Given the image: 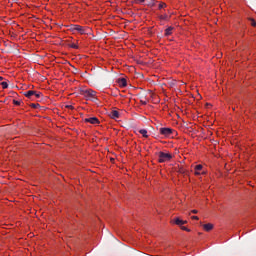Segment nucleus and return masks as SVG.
Segmentation results:
<instances>
[{
	"label": "nucleus",
	"instance_id": "ddd939ff",
	"mask_svg": "<svg viewBox=\"0 0 256 256\" xmlns=\"http://www.w3.org/2000/svg\"><path fill=\"white\" fill-rule=\"evenodd\" d=\"M33 97H35V99H41V97H43V94L41 92L35 91Z\"/></svg>",
	"mask_w": 256,
	"mask_h": 256
},
{
	"label": "nucleus",
	"instance_id": "f3484780",
	"mask_svg": "<svg viewBox=\"0 0 256 256\" xmlns=\"http://www.w3.org/2000/svg\"><path fill=\"white\" fill-rule=\"evenodd\" d=\"M158 7L159 9H165V7H167V4L161 2Z\"/></svg>",
	"mask_w": 256,
	"mask_h": 256
},
{
	"label": "nucleus",
	"instance_id": "6ab92c4d",
	"mask_svg": "<svg viewBox=\"0 0 256 256\" xmlns=\"http://www.w3.org/2000/svg\"><path fill=\"white\" fill-rule=\"evenodd\" d=\"M160 19H161L162 21H165V20L168 19V16H167V15H161V16H160Z\"/></svg>",
	"mask_w": 256,
	"mask_h": 256
},
{
	"label": "nucleus",
	"instance_id": "20e7f679",
	"mask_svg": "<svg viewBox=\"0 0 256 256\" xmlns=\"http://www.w3.org/2000/svg\"><path fill=\"white\" fill-rule=\"evenodd\" d=\"M159 133L161 135H163L164 137H171V135H173V133H175V130H173L171 128H160Z\"/></svg>",
	"mask_w": 256,
	"mask_h": 256
},
{
	"label": "nucleus",
	"instance_id": "cd10ccee",
	"mask_svg": "<svg viewBox=\"0 0 256 256\" xmlns=\"http://www.w3.org/2000/svg\"><path fill=\"white\" fill-rule=\"evenodd\" d=\"M0 81H3V77L0 76Z\"/></svg>",
	"mask_w": 256,
	"mask_h": 256
},
{
	"label": "nucleus",
	"instance_id": "f257e3e1",
	"mask_svg": "<svg viewBox=\"0 0 256 256\" xmlns=\"http://www.w3.org/2000/svg\"><path fill=\"white\" fill-rule=\"evenodd\" d=\"M68 30L72 33H80V35H85L87 33V29H85V27L77 24L69 25Z\"/></svg>",
	"mask_w": 256,
	"mask_h": 256
},
{
	"label": "nucleus",
	"instance_id": "9b49d317",
	"mask_svg": "<svg viewBox=\"0 0 256 256\" xmlns=\"http://www.w3.org/2000/svg\"><path fill=\"white\" fill-rule=\"evenodd\" d=\"M25 97H28V99H33V95H35V91L33 90H29L27 92H25Z\"/></svg>",
	"mask_w": 256,
	"mask_h": 256
},
{
	"label": "nucleus",
	"instance_id": "b1692460",
	"mask_svg": "<svg viewBox=\"0 0 256 256\" xmlns=\"http://www.w3.org/2000/svg\"><path fill=\"white\" fill-rule=\"evenodd\" d=\"M136 3H145V0H135Z\"/></svg>",
	"mask_w": 256,
	"mask_h": 256
},
{
	"label": "nucleus",
	"instance_id": "1a4fd4ad",
	"mask_svg": "<svg viewBox=\"0 0 256 256\" xmlns=\"http://www.w3.org/2000/svg\"><path fill=\"white\" fill-rule=\"evenodd\" d=\"M173 29H175L174 27L170 26L165 30V36L169 37V35L173 34Z\"/></svg>",
	"mask_w": 256,
	"mask_h": 256
},
{
	"label": "nucleus",
	"instance_id": "6e6552de",
	"mask_svg": "<svg viewBox=\"0 0 256 256\" xmlns=\"http://www.w3.org/2000/svg\"><path fill=\"white\" fill-rule=\"evenodd\" d=\"M195 175H201V170L203 169V165H201V164H198V165H196L195 166Z\"/></svg>",
	"mask_w": 256,
	"mask_h": 256
},
{
	"label": "nucleus",
	"instance_id": "393cba45",
	"mask_svg": "<svg viewBox=\"0 0 256 256\" xmlns=\"http://www.w3.org/2000/svg\"><path fill=\"white\" fill-rule=\"evenodd\" d=\"M67 109H74L73 105H67Z\"/></svg>",
	"mask_w": 256,
	"mask_h": 256
},
{
	"label": "nucleus",
	"instance_id": "423d86ee",
	"mask_svg": "<svg viewBox=\"0 0 256 256\" xmlns=\"http://www.w3.org/2000/svg\"><path fill=\"white\" fill-rule=\"evenodd\" d=\"M174 223H175V225H179V226L181 227V225L187 224V221L181 220V219H179V218H175V219H174Z\"/></svg>",
	"mask_w": 256,
	"mask_h": 256
},
{
	"label": "nucleus",
	"instance_id": "2eb2a0df",
	"mask_svg": "<svg viewBox=\"0 0 256 256\" xmlns=\"http://www.w3.org/2000/svg\"><path fill=\"white\" fill-rule=\"evenodd\" d=\"M30 107H32V109H39V107H41V105H39V103H32V104H30Z\"/></svg>",
	"mask_w": 256,
	"mask_h": 256
},
{
	"label": "nucleus",
	"instance_id": "a211bd4d",
	"mask_svg": "<svg viewBox=\"0 0 256 256\" xmlns=\"http://www.w3.org/2000/svg\"><path fill=\"white\" fill-rule=\"evenodd\" d=\"M70 47L72 49H79V46L77 44H75V43L70 44Z\"/></svg>",
	"mask_w": 256,
	"mask_h": 256
},
{
	"label": "nucleus",
	"instance_id": "5701e85b",
	"mask_svg": "<svg viewBox=\"0 0 256 256\" xmlns=\"http://www.w3.org/2000/svg\"><path fill=\"white\" fill-rule=\"evenodd\" d=\"M181 229H182V231H188V232L191 231L190 229H188V228L185 227V226H182Z\"/></svg>",
	"mask_w": 256,
	"mask_h": 256
},
{
	"label": "nucleus",
	"instance_id": "aec40b11",
	"mask_svg": "<svg viewBox=\"0 0 256 256\" xmlns=\"http://www.w3.org/2000/svg\"><path fill=\"white\" fill-rule=\"evenodd\" d=\"M250 21H251V25H252V27H256L255 19L251 18V19H250Z\"/></svg>",
	"mask_w": 256,
	"mask_h": 256
},
{
	"label": "nucleus",
	"instance_id": "412c9836",
	"mask_svg": "<svg viewBox=\"0 0 256 256\" xmlns=\"http://www.w3.org/2000/svg\"><path fill=\"white\" fill-rule=\"evenodd\" d=\"M13 103L14 105H17V106L21 105V101L19 100H13Z\"/></svg>",
	"mask_w": 256,
	"mask_h": 256
},
{
	"label": "nucleus",
	"instance_id": "4be33fe9",
	"mask_svg": "<svg viewBox=\"0 0 256 256\" xmlns=\"http://www.w3.org/2000/svg\"><path fill=\"white\" fill-rule=\"evenodd\" d=\"M178 173H181L182 175L185 174V169L184 168H179Z\"/></svg>",
	"mask_w": 256,
	"mask_h": 256
},
{
	"label": "nucleus",
	"instance_id": "bb28decb",
	"mask_svg": "<svg viewBox=\"0 0 256 256\" xmlns=\"http://www.w3.org/2000/svg\"><path fill=\"white\" fill-rule=\"evenodd\" d=\"M192 213L197 214V213H199V211H197V210H192Z\"/></svg>",
	"mask_w": 256,
	"mask_h": 256
},
{
	"label": "nucleus",
	"instance_id": "f8f14e48",
	"mask_svg": "<svg viewBox=\"0 0 256 256\" xmlns=\"http://www.w3.org/2000/svg\"><path fill=\"white\" fill-rule=\"evenodd\" d=\"M203 229H204L205 231H211V230L213 229V224H211V223L204 224V225H203Z\"/></svg>",
	"mask_w": 256,
	"mask_h": 256
},
{
	"label": "nucleus",
	"instance_id": "39448f33",
	"mask_svg": "<svg viewBox=\"0 0 256 256\" xmlns=\"http://www.w3.org/2000/svg\"><path fill=\"white\" fill-rule=\"evenodd\" d=\"M85 122L91 123L92 125H99V119L97 117L86 118Z\"/></svg>",
	"mask_w": 256,
	"mask_h": 256
},
{
	"label": "nucleus",
	"instance_id": "f03ea898",
	"mask_svg": "<svg viewBox=\"0 0 256 256\" xmlns=\"http://www.w3.org/2000/svg\"><path fill=\"white\" fill-rule=\"evenodd\" d=\"M82 95H84V97L90 101H97V92L93 90H83Z\"/></svg>",
	"mask_w": 256,
	"mask_h": 256
},
{
	"label": "nucleus",
	"instance_id": "9d476101",
	"mask_svg": "<svg viewBox=\"0 0 256 256\" xmlns=\"http://www.w3.org/2000/svg\"><path fill=\"white\" fill-rule=\"evenodd\" d=\"M120 87H127V79L125 78H120L118 81Z\"/></svg>",
	"mask_w": 256,
	"mask_h": 256
},
{
	"label": "nucleus",
	"instance_id": "dca6fc26",
	"mask_svg": "<svg viewBox=\"0 0 256 256\" xmlns=\"http://www.w3.org/2000/svg\"><path fill=\"white\" fill-rule=\"evenodd\" d=\"M0 85L2 86V89H7L9 87L7 82H1Z\"/></svg>",
	"mask_w": 256,
	"mask_h": 256
},
{
	"label": "nucleus",
	"instance_id": "0eeeda50",
	"mask_svg": "<svg viewBox=\"0 0 256 256\" xmlns=\"http://www.w3.org/2000/svg\"><path fill=\"white\" fill-rule=\"evenodd\" d=\"M110 117H111V119H119V111L113 110V111L110 113Z\"/></svg>",
	"mask_w": 256,
	"mask_h": 256
},
{
	"label": "nucleus",
	"instance_id": "4468645a",
	"mask_svg": "<svg viewBox=\"0 0 256 256\" xmlns=\"http://www.w3.org/2000/svg\"><path fill=\"white\" fill-rule=\"evenodd\" d=\"M139 133H140V135H142L143 137H149V135H147V130L146 129H141V130H139Z\"/></svg>",
	"mask_w": 256,
	"mask_h": 256
},
{
	"label": "nucleus",
	"instance_id": "7ed1b4c3",
	"mask_svg": "<svg viewBox=\"0 0 256 256\" xmlns=\"http://www.w3.org/2000/svg\"><path fill=\"white\" fill-rule=\"evenodd\" d=\"M158 157L159 163H166V161H171V159H173V155L164 152H159Z\"/></svg>",
	"mask_w": 256,
	"mask_h": 256
},
{
	"label": "nucleus",
	"instance_id": "a878e982",
	"mask_svg": "<svg viewBox=\"0 0 256 256\" xmlns=\"http://www.w3.org/2000/svg\"><path fill=\"white\" fill-rule=\"evenodd\" d=\"M192 219H195L196 221H199V217L198 216H192Z\"/></svg>",
	"mask_w": 256,
	"mask_h": 256
}]
</instances>
